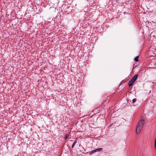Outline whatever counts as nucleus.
<instances>
[{"label":"nucleus","instance_id":"obj_1","mask_svg":"<svg viewBox=\"0 0 156 156\" xmlns=\"http://www.w3.org/2000/svg\"><path fill=\"white\" fill-rule=\"evenodd\" d=\"M144 120L143 119H141L139 122L137 126H140L141 128H143L144 124Z\"/></svg>","mask_w":156,"mask_h":156},{"label":"nucleus","instance_id":"obj_2","mask_svg":"<svg viewBox=\"0 0 156 156\" xmlns=\"http://www.w3.org/2000/svg\"><path fill=\"white\" fill-rule=\"evenodd\" d=\"M142 127L141 128L140 126H137L136 131L137 134H139L140 132L141 129L142 128Z\"/></svg>","mask_w":156,"mask_h":156},{"label":"nucleus","instance_id":"obj_3","mask_svg":"<svg viewBox=\"0 0 156 156\" xmlns=\"http://www.w3.org/2000/svg\"><path fill=\"white\" fill-rule=\"evenodd\" d=\"M134 81L133 80H132L131 79L129 82L128 85L129 86H131L134 83Z\"/></svg>","mask_w":156,"mask_h":156},{"label":"nucleus","instance_id":"obj_4","mask_svg":"<svg viewBox=\"0 0 156 156\" xmlns=\"http://www.w3.org/2000/svg\"><path fill=\"white\" fill-rule=\"evenodd\" d=\"M138 76V75L137 74H136L133 76V78L131 79L132 80H134V81H135V80L137 79Z\"/></svg>","mask_w":156,"mask_h":156},{"label":"nucleus","instance_id":"obj_5","mask_svg":"<svg viewBox=\"0 0 156 156\" xmlns=\"http://www.w3.org/2000/svg\"><path fill=\"white\" fill-rule=\"evenodd\" d=\"M102 150V148H98L95 149L96 152H100Z\"/></svg>","mask_w":156,"mask_h":156},{"label":"nucleus","instance_id":"obj_6","mask_svg":"<svg viewBox=\"0 0 156 156\" xmlns=\"http://www.w3.org/2000/svg\"><path fill=\"white\" fill-rule=\"evenodd\" d=\"M95 152H96L95 150H94L92 151L91 152H90L89 154H90V155H91L93 153H94Z\"/></svg>","mask_w":156,"mask_h":156},{"label":"nucleus","instance_id":"obj_7","mask_svg":"<svg viewBox=\"0 0 156 156\" xmlns=\"http://www.w3.org/2000/svg\"><path fill=\"white\" fill-rule=\"evenodd\" d=\"M138 56H137L135 58H134V60L136 62H137L138 61Z\"/></svg>","mask_w":156,"mask_h":156},{"label":"nucleus","instance_id":"obj_8","mask_svg":"<svg viewBox=\"0 0 156 156\" xmlns=\"http://www.w3.org/2000/svg\"><path fill=\"white\" fill-rule=\"evenodd\" d=\"M76 141H75L74 142V143H73V145H72V148H73V147H74V146L75 145V144H76Z\"/></svg>","mask_w":156,"mask_h":156},{"label":"nucleus","instance_id":"obj_9","mask_svg":"<svg viewBox=\"0 0 156 156\" xmlns=\"http://www.w3.org/2000/svg\"><path fill=\"white\" fill-rule=\"evenodd\" d=\"M136 101V98H134L132 100L133 103H134Z\"/></svg>","mask_w":156,"mask_h":156},{"label":"nucleus","instance_id":"obj_10","mask_svg":"<svg viewBox=\"0 0 156 156\" xmlns=\"http://www.w3.org/2000/svg\"><path fill=\"white\" fill-rule=\"evenodd\" d=\"M154 147H155V149H156V143H154Z\"/></svg>","mask_w":156,"mask_h":156},{"label":"nucleus","instance_id":"obj_11","mask_svg":"<svg viewBox=\"0 0 156 156\" xmlns=\"http://www.w3.org/2000/svg\"><path fill=\"white\" fill-rule=\"evenodd\" d=\"M154 143H156V138L155 139Z\"/></svg>","mask_w":156,"mask_h":156}]
</instances>
